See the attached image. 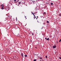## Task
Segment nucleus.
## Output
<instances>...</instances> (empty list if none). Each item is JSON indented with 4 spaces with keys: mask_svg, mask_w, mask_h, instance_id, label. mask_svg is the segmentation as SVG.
<instances>
[{
    "mask_svg": "<svg viewBox=\"0 0 61 61\" xmlns=\"http://www.w3.org/2000/svg\"><path fill=\"white\" fill-rule=\"evenodd\" d=\"M37 18H38V16H37Z\"/></svg>",
    "mask_w": 61,
    "mask_h": 61,
    "instance_id": "a878e982",
    "label": "nucleus"
},
{
    "mask_svg": "<svg viewBox=\"0 0 61 61\" xmlns=\"http://www.w3.org/2000/svg\"><path fill=\"white\" fill-rule=\"evenodd\" d=\"M59 16H61V14H59Z\"/></svg>",
    "mask_w": 61,
    "mask_h": 61,
    "instance_id": "2eb2a0df",
    "label": "nucleus"
},
{
    "mask_svg": "<svg viewBox=\"0 0 61 61\" xmlns=\"http://www.w3.org/2000/svg\"><path fill=\"white\" fill-rule=\"evenodd\" d=\"M25 56V57H27V56L26 55H25L24 56Z\"/></svg>",
    "mask_w": 61,
    "mask_h": 61,
    "instance_id": "6e6552de",
    "label": "nucleus"
},
{
    "mask_svg": "<svg viewBox=\"0 0 61 61\" xmlns=\"http://www.w3.org/2000/svg\"><path fill=\"white\" fill-rule=\"evenodd\" d=\"M8 9V8H5L4 9V11H7V9Z\"/></svg>",
    "mask_w": 61,
    "mask_h": 61,
    "instance_id": "f257e3e1",
    "label": "nucleus"
},
{
    "mask_svg": "<svg viewBox=\"0 0 61 61\" xmlns=\"http://www.w3.org/2000/svg\"><path fill=\"white\" fill-rule=\"evenodd\" d=\"M1 6H2V8H1V9H4V6L3 5H1Z\"/></svg>",
    "mask_w": 61,
    "mask_h": 61,
    "instance_id": "f03ea898",
    "label": "nucleus"
},
{
    "mask_svg": "<svg viewBox=\"0 0 61 61\" xmlns=\"http://www.w3.org/2000/svg\"><path fill=\"white\" fill-rule=\"evenodd\" d=\"M19 5H20V4H21V2H20L19 3Z\"/></svg>",
    "mask_w": 61,
    "mask_h": 61,
    "instance_id": "0eeeda50",
    "label": "nucleus"
},
{
    "mask_svg": "<svg viewBox=\"0 0 61 61\" xmlns=\"http://www.w3.org/2000/svg\"><path fill=\"white\" fill-rule=\"evenodd\" d=\"M25 18H26V19L27 18H26V16H25Z\"/></svg>",
    "mask_w": 61,
    "mask_h": 61,
    "instance_id": "412c9836",
    "label": "nucleus"
},
{
    "mask_svg": "<svg viewBox=\"0 0 61 61\" xmlns=\"http://www.w3.org/2000/svg\"><path fill=\"white\" fill-rule=\"evenodd\" d=\"M40 61H42L40 60Z\"/></svg>",
    "mask_w": 61,
    "mask_h": 61,
    "instance_id": "cd10ccee",
    "label": "nucleus"
},
{
    "mask_svg": "<svg viewBox=\"0 0 61 61\" xmlns=\"http://www.w3.org/2000/svg\"><path fill=\"white\" fill-rule=\"evenodd\" d=\"M36 18V17H34V19H35V18Z\"/></svg>",
    "mask_w": 61,
    "mask_h": 61,
    "instance_id": "4be33fe9",
    "label": "nucleus"
},
{
    "mask_svg": "<svg viewBox=\"0 0 61 61\" xmlns=\"http://www.w3.org/2000/svg\"><path fill=\"white\" fill-rule=\"evenodd\" d=\"M32 34L33 35H34V33H33V34L32 33Z\"/></svg>",
    "mask_w": 61,
    "mask_h": 61,
    "instance_id": "bb28decb",
    "label": "nucleus"
},
{
    "mask_svg": "<svg viewBox=\"0 0 61 61\" xmlns=\"http://www.w3.org/2000/svg\"><path fill=\"white\" fill-rule=\"evenodd\" d=\"M46 56V58H47V56Z\"/></svg>",
    "mask_w": 61,
    "mask_h": 61,
    "instance_id": "6ab92c4d",
    "label": "nucleus"
},
{
    "mask_svg": "<svg viewBox=\"0 0 61 61\" xmlns=\"http://www.w3.org/2000/svg\"><path fill=\"white\" fill-rule=\"evenodd\" d=\"M11 16V17H12V16Z\"/></svg>",
    "mask_w": 61,
    "mask_h": 61,
    "instance_id": "2f4dec72",
    "label": "nucleus"
},
{
    "mask_svg": "<svg viewBox=\"0 0 61 61\" xmlns=\"http://www.w3.org/2000/svg\"><path fill=\"white\" fill-rule=\"evenodd\" d=\"M34 55H36V54H34Z\"/></svg>",
    "mask_w": 61,
    "mask_h": 61,
    "instance_id": "7c9ffc66",
    "label": "nucleus"
},
{
    "mask_svg": "<svg viewBox=\"0 0 61 61\" xmlns=\"http://www.w3.org/2000/svg\"><path fill=\"white\" fill-rule=\"evenodd\" d=\"M32 14L33 15H35V14H34V13H33V12H32Z\"/></svg>",
    "mask_w": 61,
    "mask_h": 61,
    "instance_id": "9d476101",
    "label": "nucleus"
},
{
    "mask_svg": "<svg viewBox=\"0 0 61 61\" xmlns=\"http://www.w3.org/2000/svg\"><path fill=\"white\" fill-rule=\"evenodd\" d=\"M61 39H60V40L59 41V42H61Z\"/></svg>",
    "mask_w": 61,
    "mask_h": 61,
    "instance_id": "4468645a",
    "label": "nucleus"
},
{
    "mask_svg": "<svg viewBox=\"0 0 61 61\" xmlns=\"http://www.w3.org/2000/svg\"><path fill=\"white\" fill-rule=\"evenodd\" d=\"M49 38H48L47 39V40H49Z\"/></svg>",
    "mask_w": 61,
    "mask_h": 61,
    "instance_id": "9b49d317",
    "label": "nucleus"
},
{
    "mask_svg": "<svg viewBox=\"0 0 61 61\" xmlns=\"http://www.w3.org/2000/svg\"><path fill=\"white\" fill-rule=\"evenodd\" d=\"M34 14H36V13H34Z\"/></svg>",
    "mask_w": 61,
    "mask_h": 61,
    "instance_id": "72a5a7b5",
    "label": "nucleus"
},
{
    "mask_svg": "<svg viewBox=\"0 0 61 61\" xmlns=\"http://www.w3.org/2000/svg\"><path fill=\"white\" fill-rule=\"evenodd\" d=\"M34 17V18H35V17Z\"/></svg>",
    "mask_w": 61,
    "mask_h": 61,
    "instance_id": "c756f323",
    "label": "nucleus"
},
{
    "mask_svg": "<svg viewBox=\"0 0 61 61\" xmlns=\"http://www.w3.org/2000/svg\"><path fill=\"white\" fill-rule=\"evenodd\" d=\"M36 20H37V18H36Z\"/></svg>",
    "mask_w": 61,
    "mask_h": 61,
    "instance_id": "c85d7f7f",
    "label": "nucleus"
},
{
    "mask_svg": "<svg viewBox=\"0 0 61 61\" xmlns=\"http://www.w3.org/2000/svg\"><path fill=\"white\" fill-rule=\"evenodd\" d=\"M16 19H17V20H17V19H16Z\"/></svg>",
    "mask_w": 61,
    "mask_h": 61,
    "instance_id": "473e14b6",
    "label": "nucleus"
},
{
    "mask_svg": "<svg viewBox=\"0 0 61 61\" xmlns=\"http://www.w3.org/2000/svg\"><path fill=\"white\" fill-rule=\"evenodd\" d=\"M40 59H42V57H40Z\"/></svg>",
    "mask_w": 61,
    "mask_h": 61,
    "instance_id": "1a4fd4ad",
    "label": "nucleus"
},
{
    "mask_svg": "<svg viewBox=\"0 0 61 61\" xmlns=\"http://www.w3.org/2000/svg\"><path fill=\"white\" fill-rule=\"evenodd\" d=\"M56 46H53L52 47L53 48H56Z\"/></svg>",
    "mask_w": 61,
    "mask_h": 61,
    "instance_id": "7ed1b4c3",
    "label": "nucleus"
},
{
    "mask_svg": "<svg viewBox=\"0 0 61 61\" xmlns=\"http://www.w3.org/2000/svg\"><path fill=\"white\" fill-rule=\"evenodd\" d=\"M47 23H49V21H47Z\"/></svg>",
    "mask_w": 61,
    "mask_h": 61,
    "instance_id": "ddd939ff",
    "label": "nucleus"
},
{
    "mask_svg": "<svg viewBox=\"0 0 61 61\" xmlns=\"http://www.w3.org/2000/svg\"><path fill=\"white\" fill-rule=\"evenodd\" d=\"M59 58L60 59H61V57H59Z\"/></svg>",
    "mask_w": 61,
    "mask_h": 61,
    "instance_id": "a211bd4d",
    "label": "nucleus"
},
{
    "mask_svg": "<svg viewBox=\"0 0 61 61\" xmlns=\"http://www.w3.org/2000/svg\"><path fill=\"white\" fill-rule=\"evenodd\" d=\"M53 3H51V5H53Z\"/></svg>",
    "mask_w": 61,
    "mask_h": 61,
    "instance_id": "dca6fc26",
    "label": "nucleus"
},
{
    "mask_svg": "<svg viewBox=\"0 0 61 61\" xmlns=\"http://www.w3.org/2000/svg\"><path fill=\"white\" fill-rule=\"evenodd\" d=\"M46 14V12H44L43 13V15H45V14Z\"/></svg>",
    "mask_w": 61,
    "mask_h": 61,
    "instance_id": "423d86ee",
    "label": "nucleus"
},
{
    "mask_svg": "<svg viewBox=\"0 0 61 61\" xmlns=\"http://www.w3.org/2000/svg\"><path fill=\"white\" fill-rule=\"evenodd\" d=\"M14 1H15V2H16V0H14Z\"/></svg>",
    "mask_w": 61,
    "mask_h": 61,
    "instance_id": "f3484780",
    "label": "nucleus"
},
{
    "mask_svg": "<svg viewBox=\"0 0 61 61\" xmlns=\"http://www.w3.org/2000/svg\"><path fill=\"white\" fill-rule=\"evenodd\" d=\"M36 61V59H34V61Z\"/></svg>",
    "mask_w": 61,
    "mask_h": 61,
    "instance_id": "f8f14e48",
    "label": "nucleus"
},
{
    "mask_svg": "<svg viewBox=\"0 0 61 61\" xmlns=\"http://www.w3.org/2000/svg\"><path fill=\"white\" fill-rule=\"evenodd\" d=\"M21 55L22 56V57H23V56H24V55H23V53H22L21 54Z\"/></svg>",
    "mask_w": 61,
    "mask_h": 61,
    "instance_id": "39448f33",
    "label": "nucleus"
},
{
    "mask_svg": "<svg viewBox=\"0 0 61 61\" xmlns=\"http://www.w3.org/2000/svg\"><path fill=\"white\" fill-rule=\"evenodd\" d=\"M34 17H36V16H35V15H34Z\"/></svg>",
    "mask_w": 61,
    "mask_h": 61,
    "instance_id": "b1692460",
    "label": "nucleus"
},
{
    "mask_svg": "<svg viewBox=\"0 0 61 61\" xmlns=\"http://www.w3.org/2000/svg\"><path fill=\"white\" fill-rule=\"evenodd\" d=\"M45 38V39H46V40H47V38L46 37Z\"/></svg>",
    "mask_w": 61,
    "mask_h": 61,
    "instance_id": "aec40b11",
    "label": "nucleus"
},
{
    "mask_svg": "<svg viewBox=\"0 0 61 61\" xmlns=\"http://www.w3.org/2000/svg\"><path fill=\"white\" fill-rule=\"evenodd\" d=\"M19 0H17V2H18V1H19Z\"/></svg>",
    "mask_w": 61,
    "mask_h": 61,
    "instance_id": "5701e85b",
    "label": "nucleus"
},
{
    "mask_svg": "<svg viewBox=\"0 0 61 61\" xmlns=\"http://www.w3.org/2000/svg\"><path fill=\"white\" fill-rule=\"evenodd\" d=\"M37 22H38V23H39V21H38V20H37Z\"/></svg>",
    "mask_w": 61,
    "mask_h": 61,
    "instance_id": "393cba45",
    "label": "nucleus"
},
{
    "mask_svg": "<svg viewBox=\"0 0 61 61\" xmlns=\"http://www.w3.org/2000/svg\"><path fill=\"white\" fill-rule=\"evenodd\" d=\"M22 3H25V1H24V0H22Z\"/></svg>",
    "mask_w": 61,
    "mask_h": 61,
    "instance_id": "20e7f679",
    "label": "nucleus"
}]
</instances>
